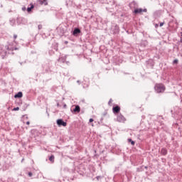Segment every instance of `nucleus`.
Here are the masks:
<instances>
[{
  "mask_svg": "<svg viewBox=\"0 0 182 182\" xmlns=\"http://www.w3.org/2000/svg\"><path fill=\"white\" fill-rule=\"evenodd\" d=\"M154 89L155 93H163L164 92H166V85H164L163 83H156L155 84Z\"/></svg>",
  "mask_w": 182,
  "mask_h": 182,
  "instance_id": "f257e3e1",
  "label": "nucleus"
},
{
  "mask_svg": "<svg viewBox=\"0 0 182 182\" xmlns=\"http://www.w3.org/2000/svg\"><path fill=\"white\" fill-rule=\"evenodd\" d=\"M56 30L59 36H64L65 33H68V28L65 26L60 25Z\"/></svg>",
  "mask_w": 182,
  "mask_h": 182,
  "instance_id": "f03ea898",
  "label": "nucleus"
},
{
  "mask_svg": "<svg viewBox=\"0 0 182 182\" xmlns=\"http://www.w3.org/2000/svg\"><path fill=\"white\" fill-rule=\"evenodd\" d=\"M58 49H59V44L58 43H53L50 47V49H49L48 50V53L50 56H53V54L55 53V52H58Z\"/></svg>",
  "mask_w": 182,
  "mask_h": 182,
  "instance_id": "7ed1b4c3",
  "label": "nucleus"
},
{
  "mask_svg": "<svg viewBox=\"0 0 182 182\" xmlns=\"http://www.w3.org/2000/svg\"><path fill=\"white\" fill-rule=\"evenodd\" d=\"M8 49H6V46L0 45V56L1 59H5L8 56Z\"/></svg>",
  "mask_w": 182,
  "mask_h": 182,
  "instance_id": "20e7f679",
  "label": "nucleus"
},
{
  "mask_svg": "<svg viewBox=\"0 0 182 182\" xmlns=\"http://www.w3.org/2000/svg\"><path fill=\"white\" fill-rule=\"evenodd\" d=\"M146 65L148 69H154L155 65L154 60L153 59H149L146 61Z\"/></svg>",
  "mask_w": 182,
  "mask_h": 182,
  "instance_id": "39448f33",
  "label": "nucleus"
},
{
  "mask_svg": "<svg viewBox=\"0 0 182 182\" xmlns=\"http://www.w3.org/2000/svg\"><path fill=\"white\" fill-rule=\"evenodd\" d=\"M72 35L75 37L80 36V35H82V31L80 28L75 27L72 31Z\"/></svg>",
  "mask_w": 182,
  "mask_h": 182,
  "instance_id": "423d86ee",
  "label": "nucleus"
},
{
  "mask_svg": "<svg viewBox=\"0 0 182 182\" xmlns=\"http://www.w3.org/2000/svg\"><path fill=\"white\" fill-rule=\"evenodd\" d=\"M117 122L119 123H124L126 122V117L122 113L117 114Z\"/></svg>",
  "mask_w": 182,
  "mask_h": 182,
  "instance_id": "0eeeda50",
  "label": "nucleus"
},
{
  "mask_svg": "<svg viewBox=\"0 0 182 182\" xmlns=\"http://www.w3.org/2000/svg\"><path fill=\"white\" fill-rule=\"evenodd\" d=\"M112 29L114 35H119V33H120V27H119V25L115 24L114 26H112Z\"/></svg>",
  "mask_w": 182,
  "mask_h": 182,
  "instance_id": "6e6552de",
  "label": "nucleus"
},
{
  "mask_svg": "<svg viewBox=\"0 0 182 182\" xmlns=\"http://www.w3.org/2000/svg\"><path fill=\"white\" fill-rule=\"evenodd\" d=\"M56 124H58V127H66L68 126V123L66 122L63 121L62 119H58L56 121Z\"/></svg>",
  "mask_w": 182,
  "mask_h": 182,
  "instance_id": "1a4fd4ad",
  "label": "nucleus"
},
{
  "mask_svg": "<svg viewBox=\"0 0 182 182\" xmlns=\"http://www.w3.org/2000/svg\"><path fill=\"white\" fill-rule=\"evenodd\" d=\"M120 106L115 105L112 107V113H114V114H119V113H120Z\"/></svg>",
  "mask_w": 182,
  "mask_h": 182,
  "instance_id": "9d476101",
  "label": "nucleus"
},
{
  "mask_svg": "<svg viewBox=\"0 0 182 182\" xmlns=\"http://www.w3.org/2000/svg\"><path fill=\"white\" fill-rule=\"evenodd\" d=\"M133 12L135 15H139V14H141V12H147V9L136 8Z\"/></svg>",
  "mask_w": 182,
  "mask_h": 182,
  "instance_id": "9b49d317",
  "label": "nucleus"
},
{
  "mask_svg": "<svg viewBox=\"0 0 182 182\" xmlns=\"http://www.w3.org/2000/svg\"><path fill=\"white\" fill-rule=\"evenodd\" d=\"M6 49H7V50H11V52H14V50H18V48L16 47H12V46L11 45H6Z\"/></svg>",
  "mask_w": 182,
  "mask_h": 182,
  "instance_id": "f8f14e48",
  "label": "nucleus"
},
{
  "mask_svg": "<svg viewBox=\"0 0 182 182\" xmlns=\"http://www.w3.org/2000/svg\"><path fill=\"white\" fill-rule=\"evenodd\" d=\"M162 12H163V10H157V11H156L154 13V16L156 18H159V16H161Z\"/></svg>",
  "mask_w": 182,
  "mask_h": 182,
  "instance_id": "ddd939ff",
  "label": "nucleus"
},
{
  "mask_svg": "<svg viewBox=\"0 0 182 182\" xmlns=\"http://www.w3.org/2000/svg\"><path fill=\"white\" fill-rule=\"evenodd\" d=\"M23 97V93L21 91L17 92L16 95H14L15 99H21Z\"/></svg>",
  "mask_w": 182,
  "mask_h": 182,
  "instance_id": "4468645a",
  "label": "nucleus"
},
{
  "mask_svg": "<svg viewBox=\"0 0 182 182\" xmlns=\"http://www.w3.org/2000/svg\"><path fill=\"white\" fill-rule=\"evenodd\" d=\"M33 8H35V5H33V4L31 3L29 4V6L27 8V12H32V9H33Z\"/></svg>",
  "mask_w": 182,
  "mask_h": 182,
  "instance_id": "2eb2a0df",
  "label": "nucleus"
},
{
  "mask_svg": "<svg viewBox=\"0 0 182 182\" xmlns=\"http://www.w3.org/2000/svg\"><path fill=\"white\" fill-rule=\"evenodd\" d=\"M147 45H149V42L147 41H141L140 43V46H141L142 48H146V46H147Z\"/></svg>",
  "mask_w": 182,
  "mask_h": 182,
  "instance_id": "dca6fc26",
  "label": "nucleus"
},
{
  "mask_svg": "<svg viewBox=\"0 0 182 182\" xmlns=\"http://www.w3.org/2000/svg\"><path fill=\"white\" fill-rule=\"evenodd\" d=\"M73 112H74V113H80V106L75 105V108L73 109Z\"/></svg>",
  "mask_w": 182,
  "mask_h": 182,
  "instance_id": "f3484780",
  "label": "nucleus"
},
{
  "mask_svg": "<svg viewBox=\"0 0 182 182\" xmlns=\"http://www.w3.org/2000/svg\"><path fill=\"white\" fill-rule=\"evenodd\" d=\"M161 154L162 156H167V149L162 148L161 150Z\"/></svg>",
  "mask_w": 182,
  "mask_h": 182,
  "instance_id": "a211bd4d",
  "label": "nucleus"
},
{
  "mask_svg": "<svg viewBox=\"0 0 182 182\" xmlns=\"http://www.w3.org/2000/svg\"><path fill=\"white\" fill-rule=\"evenodd\" d=\"M137 6V3H136V1H133L129 4V8H134V6Z\"/></svg>",
  "mask_w": 182,
  "mask_h": 182,
  "instance_id": "6ab92c4d",
  "label": "nucleus"
},
{
  "mask_svg": "<svg viewBox=\"0 0 182 182\" xmlns=\"http://www.w3.org/2000/svg\"><path fill=\"white\" fill-rule=\"evenodd\" d=\"M58 61L60 63H65L66 62V57H60L58 59Z\"/></svg>",
  "mask_w": 182,
  "mask_h": 182,
  "instance_id": "aec40b11",
  "label": "nucleus"
},
{
  "mask_svg": "<svg viewBox=\"0 0 182 182\" xmlns=\"http://www.w3.org/2000/svg\"><path fill=\"white\" fill-rule=\"evenodd\" d=\"M137 173H141V171H144V166H141L138 168H136Z\"/></svg>",
  "mask_w": 182,
  "mask_h": 182,
  "instance_id": "412c9836",
  "label": "nucleus"
},
{
  "mask_svg": "<svg viewBox=\"0 0 182 182\" xmlns=\"http://www.w3.org/2000/svg\"><path fill=\"white\" fill-rule=\"evenodd\" d=\"M49 161L51 163H55V155L52 154L48 158Z\"/></svg>",
  "mask_w": 182,
  "mask_h": 182,
  "instance_id": "4be33fe9",
  "label": "nucleus"
},
{
  "mask_svg": "<svg viewBox=\"0 0 182 182\" xmlns=\"http://www.w3.org/2000/svg\"><path fill=\"white\" fill-rule=\"evenodd\" d=\"M40 2V5H48V0H38Z\"/></svg>",
  "mask_w": 182,
  "mask_h": 182,
  "instance_id": "5701e85b",
  "label": "nucleus"
},
{
  "mask_svg": "<svg viewBox=\"0 0 182 182\" xmlns=\"http://www.w3.org/2000/svg\"><path fill=\"white\" fill-rule=\"evenodd\" d=\"M127 140L129 143H131L132 146H134V144H136V142H134V141H133V139L131 138L128 139Z\"/></svg>",
  "mask_w": 182,
  "mask_h": 182,
  "instance_id": "b1692460",
  "label": "nucleus"
},
{
  "mask_svg": "<svg viewBox=\"0 0 182 182\" xmlns=\"http://www.w3.org/2000/svg\"><path fill=\"white\" fill-rule=\"evenodd\" d=\"M16 21L15 20V18H12L11 20H10V23H11V26H14L15 25Z\"/></svg>",
  "mask_w": 182,
  "mask_h": 182,
  "instance_id": "393cba45",
  "label": "nucleus"
},
{
  "mask_svg": "<svg viewBox=\"0 0 182 182\" xmlns=\"http://www.w3.org/2000/svg\"><path fill=\"white\" fill-rule=\"evenodd\" d=\"M95 178H96V180H97V181H100V180H101L102 178H103V176H97L95 177Z\"/></svg>",
  "mask_w": 182,
  "mask_h": 182,
  "instance_id": "a878e982",
  "label": "nucleus"
},
{
  "mask_svg": "<svg viewBox=\"0 0 182 182\" xmlns=\"http://www.w3.org/2000/svg\"><path fill=\"white\" fill-rule=\"evenodd\" d=\"M178 59H175L173 61V65H178Z\"/></svg>",
  "mask_w": 182,
  "mask_h": 182,
  "instance_id": "bb28decb",
  "label": "nucleus"
},
{
  "mask_svg": "<svg viewBox=\"0 0 182 182\" xmlns=\"http://www.w3.org/2000/svg\"><path fill=\"white\" fill-rule=\"evenodd\" d=\"M110 2L112 5H113V6H116V2L114 1V0H112Z\"/></svg>",
  "mask_w": 182,
  "mask_h": 182,
  "instance_id": "cd10ccee",
  "label": "nucleus"
},
{
  "mask_svg": "<svg viewBox=\"0 0 182 182\" xmlns=\"http://www.w3.org/2000/svg\"><path fill=\"white\" fill-rule=\"evenodd\" d=\"M16 21H17V25H21V18H17Z\"/></svg>",
  "mask_w": 182,
  "mask_h": 182,
  "instance_id": "c85d7f7f",
  "label": "nucleus"
},
{
  "mask_svg": "<svg viewBox=\"0 0 182 182\" xmlns=\"http://www.w3.org/2000/svg\"><path fill=\"white\" fill-rule=\"evenodd\" d=\"M112 102H113V100H112V98L109 99V102H108L109 106H112Z\"/></svg>",
  "mask_w": 182,
  "mask_h": 182,
  "instance_id": "c756f323",
  "label": "nucleus"
},
{
  "mask_svg": "<svg viewBox=\"0 0 182 182\" xmlns=\"http://www.w3.org/2000/svg\"><path fill=\"white\" fill-rule=\"evenodd\" d=\"M18 110H19V107H14V108L13 109V111H14V112H18Z\"/></svg>",
  "mask_w": 182,
  "mask_h": 182,
  "instance_id": "7c9ffc66",
  "label": "nucleus"
},
{
  "mask_svg": "<svg viewBox=\"0 0 182 182\" xmlns=\"http://www.w3.org/2000/svg\"><path fill=\"white\" fill-rule=\"evenodd\" d=\"M42 28H43L42 24H39V25L38 26V29L39 31H41V29H42Z\"/></svg>",
  "mask_w": 182,
  "mask_h": 182,
  "instance_id": "2f4dec72",
  "label": "nucleus"
},
{
  "mask_svg": "<svg viewBox=\"0 0 182 182\" xmlns=\"http://www.w3.org/2000/svg\"><path fill=\"white\" fill-rule=\"evenodd\" d=\"M28 177H32V176H33V173L32 172H28Z\"/></svg>",
  "mask_w": 182,
  "mask_h": 182,
  "instance_id": "473e14b6",
  "label": "nucleus"
},
{
  "mask_svg": "<svg viewBox=\"0 0 182 182\" xmlns=\"http://www.w3.org/2000/svg\"><path fill=\"white\" fill-rule=\"evenodd\" d=\"M93 122H95V119H93V118H90V119H89V122H90V123H93Z\"/></svg>",
  "mask_w": 182,
  "mask_h": 182,
  "instance_id": "72a5a7b5",
  "label": "nucleus"
},
{
  "mask_svg": "<svg viewBox=\"0 0 182 182\" xmlns=\"http://www.w3.org/2000/svg\"><path fill=\"white\" fill-rule=\"evenodd\" d=\"M68 107V105H66L65 103H63V109H67Z\"/></svg>",
  "mask_w": 182,
  "mask_h": 182,
  "instance_id": "f704fd0d",
  "label": "nucleus"
},
{
  "mask_svg": "<svg viewBox=\"0 0 182 182\" xmlns=\"http://www.w3.org/2000/svg\"><path fill=\"white\" fill-rule=\"evenodd\" d=\"M23 117H24V118L26 119H28V114H24V115H23Z\"/></svg>",
  "mask_w": 182,
  "mask_h": 182,
  "instance_id": "c9c22d12",
  "label": "nucleus"
},
{
  "mask_svg": "<svg viewBox=\"0 0 182 182\" xmlns=\"http://www.w3.org/2000/svg\"><path fill=\"white\" fill-rule=\"evenodd\" d=\"M164 25V22L160 23V24H159L160 28H161V26H163Z\"/></svg>",
  "mask_w": 182,
  "mask_h": 182,
  "instance_id": "e433bc0d",
  "label": "nucleus"
},
{
  "mask_svg": "<svg viewBox=\"0 0 182 182\" xmlns=\"http://www.w3.org/2000/svg\"><path fill=\"white\" fill-rule=\"evenodd\" d=\"M16 38H18V35L14 34V39L15 40V39H16Z\"/></svg>",
  "mask_w": 182,
  "mask_h": 182,
  "instance_id": "4c0bfd02",
  "label": "nucleus"
},
{
  "mask_svg": "<svg viewBox=\"0 0 182 182\" xmlns=\"http://www.w3.org/2000/svg\"><path fill=\"white\" fill-rule=\"evenodd\" d=\"M98 124H101V126H104L105 125V124H103V122L102 123L100 121L98 122Z\"/></svg>",
  "mask_w": 182,
  "mask_h": 182,
  "instance_id": "58836bf2",
  "label": "nucleus"
},
{
  "mask_svg": "<svg viewBox=\"0 0 182 182\" xmlns=\"http://www.w3.org/2000/svg\"><path fill=\"white\" fill-rule=\"evenodd\" d=\"M21 9H22V11H26V7L23 6Z\"/></svg>",
  "mask_w": 182,
  "mask_h": 182,
  "instance_id": "ea45409f",
  "label": "nucleus"
},
{
  "mask_svg": "<svg viewBox=\"0 0 182 182\" xmlns=\"http://www.w3.org/2000/svg\"><path fill=\"white\" fill-rule=\"evenodd\" d=\"M154 26H155L156 29H157V28H159V24L156 23V24L154 25Z\"/></svg>",
  "mask_w": 182,
  "mask_h": 182,
  "instance_id": "a19ab883",
  "label": "nucleus"
},
{
  "mask_svg": "<svg viewBox=\"0 0 182 182\" xmlns=\"http://www.w3.org/2000/svg\"><path fill=\"white\" fill-rule=\"evenodd\" d=\"M101 123H103V117H101L100 121Z\"/></svg>",
  "mask_w": 182,
  "mask_h": 182,
  "instance_id": "79ce46f5",
  "label": "nucleus"
},
{
  "mask_svg": "<svg viewBox=\"0 0 182 182\" xmlns=\"http://www.w3.org/2000/svg\"><path fill=\"white\" fill-rule=\"evenodd\" d=\"M106 114H107V111H105V112H104L103 116H106Z\"/></svg>",
  "mask_w": 182,
  "mask_h": 182,
  "instance_id": "37998d69",
  "label": "nucleus"
},
{
  "mask_svg": "<svg viewBox=\"0 0 182 182\" xmlns=\"http://www.w3.org/2000/svg\"><path fill=\"white\" fill-rule=\"evenodd\" d=\"M57 107H60V105L59 104V102L57 103Z\"/></svg>",
  "mask_w": 182,
  "mask_h": 182,
  "instance_id": "c03bdc74",
  "label": "nucleus"
},
{
  "mask_svg": "<svg viewBox=\"0 0 182 182\" xmlns=\"http://www.w3.org/2000/svg\"><path fill=\"white\" fill-rule=\"evenodd\" d=\"M46 113H47L48 117H49V112H48V109H46Z\"/></svg>",
  "mask_w": 182,
  "mask_h": 182,
  "instance_id": "a18cd8bd",
  "label": "nucleus"
},
{
  "mask_svg": "<svg viewBox=\"0 0 182 182\" xmlns=\"http://www.w3.org/2000/svg\"><path fill=\"white\" fill-rule=\"evenodd\" d=\"M26 124L29 125L31 124V122L29 121L26 122Z\"/></svg>",
  "mask_w": 182,
  "mask_h": 182,
  "instance_id": "49530a36",
  "label": "nucleus"
},
{
  "mask_svg": "<svg viewBox=\"0 0 182 182\" xmlns=\"http://www.w3.org/2000/svg\"><path fill=\"white\" fill-rule=\"evenodd\" d=\"M146 168V170H147V168H149V166H144V169Z\"/></svg>",
  "mask_w": 182,
  "mask_h": 182,
  "instance_id": "de8ad7c7",
  "label": "nucleus"
},
{
  "mask_svg": "<svg viewBox=\"0 0 182 182\" xmlns=\"http://www.w3.org/2000/svg\"><path fill=\"white\" fill-rule=\"evenodd\" d=\"M68 43H69L68 41H65V45H68Z\"/></svg>",
  "mask_w": 182,
  "mask_h": 182,
  "instance_id": "09e8293b",
  "label": "nucleus"
},
{
  "mask_svg": "<svg viewBox=\"0 0 182 182\" xmlns=\"http://www.w3.org/2000/svg\"><path fill=\"white\" fill-rule=\"evenodd\" d=\"M180 42H181V43H182V37H181Z\"/></svg>",
  "mask_w": 182,
  "mask_h": 182,
  "instance_id": "8fccbe9b",
  "label": "nucleus"
},
{
  "mask_svg": "<svg viewBox=\"0 0 182 182\" xmlns=\"http://www.w3.org/2000/svg\"><path fill=\"white\" fill-rule=\"evenodd\" d=\"M91 126H92V127H95V124H91Z\"/></svg>",
  "mask_w": 182,
  "mask_h": 182,
  "instance_id": "3c124183",
  "label": "nucleus"
},
{
  "mask_svg": "<svg viewBox=\"0 0 182 182\" xmlns=\"http://www.w3.org/2000/svg\"><path fill=\"white\" fill-rule=\"evenodd\" d=\"M28 106H29V105H26V107H28Z\"/></svg>",
  "mask_w": 182,
  "mask_h": 182,
  "instance_id": "603ef678",
  "label": "nucleus"
},
{
  "mask_svg": "<svg viewBox=\"0 0 182 182\" xmlns=\"http://www.w3.org/2000/svg\"><path fill=\"white\" fill-rule=\"evenodd\" d=\"M181 38H182V32H181Z\"/></svg>",
  "mask_w": 182,
  "mask_h": 182,
  "instance_id": "864d4df0",
  "label": "nucleus"
},
{
  "mask_svg": "<svg viewBox=\"0 0 182 182\" xmlns=\"http://www.w3.org/2000/svg\"><path fill=\"white\" fill-rule=\"evenodd\" d=\"M121 16H123V14H122Z\"/></svg>",
  "mask_w": 182,
  "mask_h": 182,
  "instance_id": "5fc2aeb1",
  "label": "nucleus"
},
{
  "mask_svg": "<svg viewBox=\"0 0 182 182\" xmlns=\"http://www.w3.org/2000/svg\"><path fill=\"white\" fill-rule=\"evenodd\" d=\"M21 65H22V63H20Z\"/></svg>",
  "mask_w": 182,
  "mask_h": 182,
  "instance_id": "6e6d98bb",
  "label": "nucleus"
},
{
  "mask_svg": "<svg viewBox=\"0 0 182 182\" xmlns=\"http://www.w3.org/2000/svg\"><path fill=\"white\" fill-rule=\"evenodd\" d=\"M23 161V159H22V161Z\"/></svg>",
  "mask_w": 182,
  "mask_h": 182,
  "instance_id": "4d7b16f0",
  "label": "nucleus"
}]
</instances>
